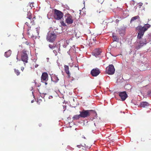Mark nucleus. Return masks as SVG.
I'll return each instance as SVG.
<instances>
[{
    "instance_id": "obj_38",
    "label": "nucleus",
    "mask_w": 151,
    "mask_h": 151,
    "mask_svg": "<svg viewBox=\"0 0 151 151\" xmlns=\"http://www.w3.org/2000/svg\"><path fill=\"white\" fill-rule=\"evenodd\" d=\"M65 71L66 72V67L65 66Z\"/></svg>"
},
{
    "instance_id": "obj_12",
    "label": "nucleus",
    "mask_w": 151,
    "mask_h": 151,
    "mask_svg": "<svg viewBox=\"0 0 151 151\" xmlns=\"http://www.w3.org/2000/svg\"><path fill=\"white\" fill-rule=\"evenodd\" d=\"M35 17H33L32 19H28L27 22H26L25 24L28 26V24H30L31 25H33L35 24Z\"/></svg>"
},
{
    "instance_id": "obj_16",
    "label": "nucleus",
    "mask_w": 151,
    "mask_h": 151,
    "mask_svg": "<svg viewBox=\"0 0 151 151\" xmlns=\"http://www.w3.org/2000/svg\"><path fill=\"white\" fill-rule=\"evenodd\" d=\"M112 37H113V40L114 41L118 42L119 40L118 37L115 35L114 34H112Z\"/></svg>"
},
{
    "instance_id": "obj_5",
    "label": "nucleus",
    "mask_w": 151,
    "mask_h": 151,
    "mask_svg": "<svg viewBox=\"0 0 151 151\" xmlns=\"http://www.w3.org/2000/svg\"><path fill=\"white\" fill-rule=\"evenodd\" d=\"M101 50L100 48H97L95 49L92 52L93 55L95 56L96 58H99V59H101Z\"/></svg>"
},
{
    "instance_id": "obj_44",
    "label": "nucleus",
    "mask_w": 151,
    "mask_h": 151,
    "mask_svg": "<svg viewBox=\"0 0 151 151\" xmlns=\"http://www.w3.org/2000/svg\"><path fill=\"white\" fill-rule=\"evenodd\" d=\"M132 1L133 2H134V0H132Z\"/></svg>"
},
{
    "instance_id": "obj_45",
    "label": "nucleus",
    "mask_w": 151,
    "mask_h": 151,
    "mask_svg": "<svg viewBox=\"0 0 151 151\" xmlns=\"http://www.w3.org/2000/svg\"><path fill=\"white\" fill-rule=\"evenodd\" d=\"M45 84H47V83H46V82H45Z\"/></svg>"
},
{
    "instance_id": "obj_22",
    "label": "nucleus",
    "mask_w": 151,
    "mask_h": 151,
    "mask_svg": "<svg viewBox=\"0 0 151 151\" xmlns=\"http://www.w3.org/2000/svg\"><path fill=\"white\" fill-rule=\"evenodd\" d=\"M65 42H66L65 40H62L61 41V42L60 43V45H61V46H62L64 48H65L66 47V45L65 44H63V42L65 43Z\"/></svg>"
},
{
    "instance_id": "obj_41",
    "label": "nucleus",
    "mask_w": 151,
    "mask_h": 151,
    "mask_svg": "<svg viewBox=\"0 0 151 151\" xmlns=\"http://www.w3.org/2000/svg\"><path fill=\"white\" fill-rule=\"evenodd\" d=\"M34 101V100H32L31 101V102L32 103H33Z\"/></svg>"
},
{
    "instance_id": "obj_17",
    "label": "nucleus",
    "mask_w": 151,
    "mask_h": 151,
    "mask_svg": "<svg viewBox=\"0 0 151 151\" xmlns=\"http://www.w3.org/2000/svg\"><path fill=\"white\" fill-rule=\"evenodd\" d=\"M52 80L53 82L56 83L58 81L59 79L57 76H54L52 78Z\"/></svg>"
},
{
    "instance_id": "obj_20",
    "label": "nucleus",
    "mask_w": 151,
    "mask_h": 151,
    "mask_svg": "<svg viewBox=\"0 0 151 151\" xmlns=\"http://www.w3.org/2000/svg\"><path fill=\"white\" fill-rule=\"evenodd\" d=\"M32 14L31 12H28L27 18L28 19H32Z\"/></svg>"
},
{
    "instance_id": "obj_11",
    "label": "nucleus",
    "mask_w": 151,
    "mask_h": 151,
    "mask_svg": "<svg viewBox=\"0 0 151 151\" xmlns=\"http://www.w3.org/2000/svg\"><path fill=\"white\" fill-rule=\"evenodd\" d=\"M41 80L42 82L47 81L48 80V75L46 73H42L41 77Z\"/></svg>"
},
{
    "instance_id": "obj_30",
    "label": "nucleus",
    "mask_w": 151,
    "mask_h": 151,
    "mask_svg": "<svg viewBox=\"0 0 151 151\" xmlns=\"http://www.w3.org/2000/svg\"><path fill=\"white\" fill-rule=\"evenodd\" d=\"M34 3H32L30 4L29 6L32 9L33 7H34V6L33 5Z\"/></svg>"
},
{
    "instance_id": "obj_7",
    "label": "nucleus",
    "mask_w": 151,
    "mask_h": 151,
    "mask_svg": "<svg viewBox=\"0 0 151 151\" xmlns=\"http://www.w3.org/2000/svg\"><path fill=\"white\" fill-rule=\"evenodd\" d=\"M106 72L109 75L113 74L115 71L114 67H107L106 68Z\"/></svg>"
},
{
    "instance_id": "obj_32",
    "label": "nucleus",
    "mask_w": 151,
    "mask_h": 151,
    "mask_svg": "<svg viewBox=\"0 0 151 151\" xmlns=\"http://www.w3.org/2000/svg\"><path fill=\"white\" fill-rule=\"evenodd\" d=\"M29 31V30H28V32H27V34H28V35H29L30 37H32V36L31 35H30L29 32H28Z\"/></svg>"
},
{
    "instance_id": "obj_4",
    "label": "nucleus",
    "mask_w": 151,
    "mask_h": 151,
    "mask_svg": "<svg viewBox=\"0 0 151 151\" xmlns=\"http://www.w3.org/2000/svg\"><path fill=\"white\" fill-rule=\"evenodd\" d=\"M54 11V17L55 19L59 20L62 18L63 14L62 12L56 9H55Z\"/></svg>"
},
{
    "instance_id": "obj_39",
    "label": "nucleus",
    "mask_w": 151,
    "mask_h": 151,
    "mask_svg": "<svg viewBox=\"0 0 151 151\" xmlns=\"http://www.w3.org/2000/svg\"><path fill=\"white\" fill-rule=\"evenodd\" d=\"M66 9H69V7L68 6H67Z\"/></svg>"
},
{
    "instance_id": "obj_36",
    "label": "nucleus",
    "mask_w": 151,
    "mask_h": 151,
    "mask_svg": "<svg viewBox=\"0 0 151 151\" xmlns=\"http://www.w3.org/2000/svg\"><path fill=\"white\" fill-rule=\"evenodd\" d=\"M24 69V68L23 67H22L21 68V70H22V71H23V70Z\"/></svg>"
},
{
    "instance_id": "obj_1",
    "label": "nucleus",
    "mask_w": 151,
    "mask_h": 151,
    "mask_svg": "<svg viewBox=\"0 0 151 151\" xmlns=\"http://www.w3.org/2000/svg\"><path fill=\"white\" fill-rule=\"evenodd\" d=\"M150 25L147 24H145L143 27L141 25L137 26L136 28V30L138 31L137 38L139 39V42L137 41L136 45L135 46V49L137 50L141 48L143 46L146 45L147 43L146 38L142 39L144 35L145 32L150 27Z\"/></svg>"
},
{
    "instance_id": "obj_27",
    "label": "nucleus",
    "mask_w": 151,
    "mask_h": 151,
    "mask_svg": "<svg viewBox=\"0 0 151 151\" xmlns=\"http://www.w3.org/2000/svg\"><path fill=\"white\" fill-rule=\"evenodd\" d=\"M147 95L148 96L151 97V90L147 92Z\"/></svg>"
},
{
    "instance_id": "obj_35",
    "label": "nucleus",
    "mask_w": 151,
    "mask_h": 151,
    "mask_svg": "<svg viewBox=\"0 0 151 151\" xmlns=\"http://www.w3.org/2000/svg\"><path fill=\"white\" fill-rule=\"evenodd\" d=\"M141 140V141H143V142L145 141V140L144 138H142Z\"/></svg>"
},
{
    "instance_id": "obj_2",
    "label": "nucleus",
    "mask_w": 151,
    "mask_h": 151,
    "mask_svg": "<svg viewBox=\"0 0 151 151\" xmlns=\"http://www.w3.org/2000/svg\"><path fill=\"white\" fill-rule=\"evenodd\" d=\"M56 37L57 35L54 32L50 31L47 33L46 39L48 41L52 42L55 41Z\"/></svg>"
},
{
    "instance_id": "obj_3",
    "label": "nucleus",
    "mask_w": 151,
    "mask_h": 151,
    "mask_svg": "<svg viewBox=\"0 0 151 151\" xmlns=\"http://www.w3.org/2000/svg\"><path fill=\"white\" fill-rule=\"evenodd\" d=\"M27 52L28 51L25 49H24L21 52V59L24 63H27L28 58Z\"/></svg>"
},
{
    "instance_id": "obj_46",
    "label": "nucleus",
    "mask_w": 151,
    "mask_h": 151,
    "mask_svg": "<svg viewBox=\"0 0 151 151\" xmlns=\"http://www.w3.org/2000/svg\"><path fill=\"white\" fill-rule=\"evenodd\" d=\"M75 66H77L76 65H75ZM77 66H78V65H77Z\"/></svg>"
},
{
    "instance_id": "obj_24",
    "label": "nucleus",
    "mask_w": 151,
    "mask_h": 151,
    "mask_svg": "<svg viewBox=\"0 0 151 151\" xmlns=\"http://www.w3.org/2000/svg\"><path fill=\"white\" fill-rule=\"evenodd\" d=\"M116 63V60H114L113 61V62L112 64H110L108 66H114V65H116L115 63Z\"/></svg>"
},
{
    "instance_id": "obj_15",
    "label": "nucleus",
    "mask_w": 151,
    "mask_h": 151,
    "mask_svg": "<svg viewBox=\"0 0 151 151\" xmlns=\"http://www.w3.org/2000/svg\"><path fill=\"white\" fill-rule=\"evenodd\" d=\"M11 53V51L10 50H9L8 51L5 52L4 55L5 57H6L7 58H8L10 56Z\"/></svg>"
},
{
    "instance_id": "obj_47",
    "label": "nucleus",
    "mask_w": 151,
    "mask_h": 151,
    "mask_svg": "<svg viewBox=\"0 0 151 151\" xmlns=\"http://www.w3.org/2000/svg\"><path fill=\"white\" fill-rule=\"evenodd\" d=\"M65 109L63 110V111H65Z\"/></svg>"
},
{
    "instance_id": "obj_23",
    "label": "nucleus",
    "mask_w": 151,
    "mask_h": 151,
    "mask_svg": "<svg viewBox=\"0 0 151 151\" xmlns=\"http://www.w3.org/2000/svg\"><path fill=\"white\" fill-rule=\"evenodd\" d=\"M49 47L52 50H53L55 47V45L54 44H52V45L50 44V45H49Z\"/></svg>"
},
{
    "instance_id": "obj_29",
    "label": "nucleus",
    "mask_w": 151,
    "mask_h": 151,
    "mask_svg": "<svg viewBox=\"0 0 151 151\" xmlns=\"http://www.w3.org/2000/svg\"><path fill=\"white\" fill-rule=\"evenodd\" d=\"M68 58H69V59H70V58L71 60H72L71 57L70 56V55L69 54V52H68Z\"/></svg>"
},
{
    "instance_id": "obj_25",
    "label": "nucleus",
    "mask_w": 151,
    "mask_h": 151,
    "mask_svg": "<svg viewBox=\"0 0 151 151\" xmlns=\"http://www.w3.org/2000/svg\"><path fill=\"white\" fill-rule=\"evenodd\" d=\"M15 73H16V74L17 76L19 75L20 74V73H19V71L17 70H16V69H15Z\"/></svg>"
},
{
    "instance_id": "obj_33",
    "label": "nucleus",
    "mask_w": 151,
    "mask_h": 151,
    "mask_svg": "<svg viewBox=\"0 0 151 151\" xmlns=\"http://www.w3.org/2000/svg\"><path fill=\"white\" fill-rule=\"evenodd\" d=\"M119 20H118V19H116V23H118L119 22Z\"/></svg>"
},
{
    "instance_id": "obj_34",
    "label": "nucleus",
    "mask_w": 151,
    "mask_h": 151,
    "mask_svg": "<svg viewBox=\"0 0 151 151\" xmlns=\"http://www.w3.org/2000/svg\"><path fill=\"white\" fill-rule=\"evenodd\" d=\"M25 43L27 45H29V42H27V41Z\"/></svg>"
},
{
    "instance_id": "obj_13",
    "label": "nucleus",
    "mask_w": 151,
    "mask_h": 151,
    "mask_svg": "<svg viewBox=\"0 0 151 151\" xmlns=\"http://www.w3.org/2000/svg\"><path fill=\"white\" fill-rule=\"evenodd\" d=\"M67 74L68 75V78L70 79V80H68L69 81L70 80L71 81L73 80V77H70V74L68 70V67H67Z\"/></svg>"
},
{
    "instance_id": "obj_14",
    "label": "nucleus",
    "mask_w": 151,
    "mask_h": 151,
    "mask_svg": "<svg viewBox=\"0 0 151 151\" xmlns=\"http://www.w3.org/2000/svg\"><path fill=\"white\" fill-rule=\"evenodd\" d=\"M149 104L147 102H141L140 104V106L142 107H145L146 106H149Z\"/></svg>"
},
{
    "instance_id": "obj_26",
    "label": "nucleus",
    "mask_w": 151,
    "mask_h": 151,
    "mask_svg": "<svg viewBox=\"0 0 151 151\" xmlns=\"http://www.w3.org/2000/svg\"><path fill=\"white\" fill-rule=\"evenodd\" d=\"M60 23L61 25L64 27H65L66 26L64 22L63 21L61 22Z\"/></svg>"
},
{
    "instance_id": "obj_43",
    "label": "nucleus",
    "mask_w": 151,
    "mask_h": 151,
    "mask_svg": "<svg viewBox=\"0 0 151 151\" xmlns=\"http://www.w3.org/2000/svg\"><path fill=\"white\" fill-rule=\"evenodd\" d=\"M36 31H37V33L38 34H39V33H38V32H37V31H38V30H36Z\"/></svg>"
},
{
    "instance_id": "obj_21",
    "label": "nucleus",
    "mask_w": 151,
    "mask_h": 151,
    "mask_svg": "<svg viewBox=\"0 0 151 151\" xmlns=\"http://www.w3.org/2000/svg\"><path fill=\"white\" fill-rule=\"evenodd\" d=\"M124 31L123 29H120L119 30V34L121 35L122 36L123 35H124Z\"/></svg>"
},
{
    "instance_id": "obj_9",
    "label": "nucleus",
    "mask_w": 151,
    "mask_h": 151,
    "mask_svg": "<svg viewBox=\"0 0 151 151\" xmlns=\"http://www.w3.org/2000/svg\"><path fill=\"white\" fill-rule=\"evenodd\" d=\"M119 96L122 101H124L128 97V95L125 91L120 92L119 93Z\"/></svg>"
},
{
    "instance_id": "obj_28",
    "label": "nucleus",
    "mask_w": 151,
    "mask_h": 151,
    "mask_svg": "<svg viewBox=\"0 0 151 151\" xmlns=\"http://www.w3.org/2000/svg\"><path fill=\"white\" fill-rule=\"evenodd\" d=\"M56 50H53V52L55 55H57V52L56 50H57L58 48H56Z\"/></svg>"
},
{
    "instance_id": "obj_6",
    "label": "nucleus",
    "mask_w": 151,
    "mask_h": 151,
    "mask_svg": "<svg viewBox=\"0 0 151 151\" xmlns=\"http://www.w3.org/2000/svg\"><path fill=\"white\" fill-rule=\"evenodd\" d=\"M92 110H83L82 111H80V116L83 118L86 117L90 116V112Z\"/></svg>"
},
{
    "instance_id": "obj_10",
    "label": "nucleus",
    "mask_w": 151,
    "mask_h": 151,
    "mask_svg": "<svg viewBox=\"0 0 151 151\" xmlns=\"http://www.w3.org/2000/svg\"><path fill=\"white\" fill-rule=\"evenodd\" d=\"M73 22V17L69 14H67V24H70Z\"/></svg>"
},
{
    "instance_id": "obj_42",
    "label": "nucleus",
    "mask_w": 151,
    "mask_h": 151,
    "mask_svg": "<svg viewBox=\"0 0 151 151\" xmlns=\"http://www.w3.org/2000/svg\"><path fill=\"white\" fill-rule=\"evenodd\" d=\"M63 109H64V108H65L66 107V106H63Z\"/></svg>"
},
{
    "instance_id": "obj_31",
    "label": "nucleus",
    "mask_w": 151,
    "mask_h": 151,
    "mask_svg": "<svg viewBox=\"0 0 151 151\" xmlns=\"http://www.w3.org/2000/svg\"><path fill=\"white\" fill-rule=\"evenodd\" d=\"M138 4L139 5V7H141L142 6L143 4L142 3H138Z\"/></svg>"
},
{
    "instance_id": "obj_8",
    "label": "nucleus",
    "mask_w": 151,
    "mask_h": 151,
    "mask_svg": "<svg viewBox=\"0 0 151 151\" xmlns=\"http://www.w3.org/2000/svg\"><path fill=\"white\" fill-rule=\"evenodd\" d=\"M100 73V71L99 69L96 68L91 70V73L93 76H96L99 74Z\"/></svg>"
},
{
    "instance_id": "obj_40",
    "label": "nucleus",
    "mask_w": 151,
    "mask_h": 151,
    "mask_svg": "<svg viewBox=\"0 0 151 151\" xmlns=\"http://www.w3.org/2000/svg\"><path fill=\"white\" fill-rule=\"evenodd\" d=\"M95 40H96V39H95V38H93V40L94 41H95Z\"/></svg>"
},
{
    "instance_id": "obj_48",
    "label": "nucleus",
    "mask_w": 151,
    "mask_h": 151,
    "mask_svg": "<svg viewBox=\"0 0 151 151\" xmlns=\"http://www.w3.org/2000/svg\"><path fill=\"white\" fill-rule=\"evenodd\" d=\"M140 71H143V70H140Z\"/></svg>"
},
{
    "instance_id": "obj_18",
    "label": "nucleus",
    "mask_w": 151,
    "mask_h": 151,
    "mask_svg": "<svg viewBox=\"0 0 151 151\" xmlns=\"http://www.w3.org/2000/svg\"><path fill=\"white\" fill-rule=\"evenodd\" d=\"M139 17L138 16H135V17H132L130 20V23H132V22L133 21L136 20L137 19H139Z\"/></svg>"
},
{
    "instance_id": "obj_19",
    "label": "nucleus",
    "mask_w": 151,
    "mask_h": 151,
    "mask_svg": "<svg viewBox=\"0 0 151 151\" xmlns=\"http://www.w3.org/2000/svg\"><path fill=\"white\" fill-rule=\"evenodd\" d=\"M81 117V116H80V114L79 115H74L73 117V120H78L80 117Z\"/></svg>"
},
{
    "instance_id": "obj_37",
    "label": "nucleus",
    "mask_w": 151,
    "mask_h": 151,
    "mask_svg": "<svg viewBox=\"0 0 151 151\" xmlns=\"http://www.w3.org/2000/svg\"><path fill=\"white\" fill-rule=\"evenodd\" d=\"M72 65H70V64H69V65H70V66H73V65H74V64H73V63H72Z\"/></svg>"
},
{
    "instance_id": "obj_49",
    "label": "nucleus",
    "mask_w": 151,
    "mask_h": 151,
    "mask_svg": "<svg viewBox=\"0 0 151 151\" xmlns=\"http://www.w3.org/2000/svg\"><path fill=\"white\" fill-rule=\"evenodd\" d=\"M77 67H78V66Z\"/></svg>"
}]
</instances>
